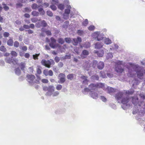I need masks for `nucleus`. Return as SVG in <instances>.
Wrapping results in <instances>:
<instances>
[{
  "label": "nucleus",
  "instance_id": "obj_1",
  "mask_svg": "<svg viewBox=\"0 0 145 145\" xmlns=\"http://www.w3.org/2000/svg\"><path fill=\"white\" fill-rule=\"evenodd\" d=\"M134 92V90L133 89H131L127 91L125 93L124 92H119L115 95V97L116 100L118 101H121V103L123 104V105H121V107L123 109H126L130 106V105L128 104L129 99L126 94H132Z\"/></svg>",
  "mask_w": 145,
  "mask_h": 145
},
{
  "label": "nucleus",
  "instance_id": "obj_2",
  "mask_svg": "<svg viewBox=\"0 0 145 145\" xmlns=\"http://www.w3.org/2000/svg\"><path fill=\"white\" fill-rule=\"evenodd\" d=\"M75 14V9H72L70 5H67V8L65 9L64 12L63 14V18L65 20H67L69 17L71 18Z\"/></svg>",
  "mask_w": 145,
  "mask_h": 145
},
{
  "label": "nucleus",
  "instance_id": "obj_3",
  "mask_svg": "<svg viewBox=\"0 0 145 145\" xmlns=\"http://www.w3.org/2000/svg\"><path fill=\"white\" fill-rule=\"evenodd\" d=\"M26 78L27 81L31 85H33L35 83L37 84L40 83L39 80H35V76L33 74H27Z\"/></svg>",
  "mask_w": 145,
  "mask_h": 145
},
{
  "label": "nucleus",
  "instance_id": "obj_4",
  "mask_svg": "<svg viewBox=\"0 0 145 145\" xmlns=\"http://www.w3.org/2000/svg\"><path fill=\"white\" fill-rule=\"evenodd\" d=\"M54 87L53 86H49L48 88V91L46 93V94L48 96L52 95L53 97L58 95L59 93L57 91L54 92Z\"/></svg>",
  "mask_w": 145,
  "mask_h": 145
},
{
  "label": "nucleus",
  "instance_id": "obj_5",
  "mask_svg": "<svg viewBox=\"0 0 145 145\" xmlns=\"http://www.w3.org/2000/svg\"><path fill=\"white\" fill-rule=\"evenodd\" d=\"M92 37L95 39H97V40L101 41L103 39L104 35L102 33H101L99 31H96L92 34Z\"/></svg>",
  "mask_w": 145,
  "mask_h": 145
},
{
  "label": "nucleus",
  "instance_id": "obj_6",
  "mask_svg": "<svg viewBox=\"0 0 145 145\" xmlns=\"http://www.w3.org/2000/svg\"><path fill=\"white\" fill-rule=\"evenodd\" d=\"M5 61L7 63L10 64L15 65L18 63V60L15 58H12V57H7L5 59Z\"/></svg>",
  "mask_w": 145,
  "mask_h": 145
},
{
  "label": "nucleus",
  "instance_id": "obj_7",
  "mask_svg": "<svg viewBox=\"0 0 145 145\" xmlns=\"http://www.w3.org/2000/svg\"><path fill=\"white\" fill-rule=\"evenodd\" d=\"M42 64L48 68H50L51 64H54V62L53 60L50 59V60H46L42 59L41 61Z\"/></svg>",
  "mask_w": 145,
  "mask_h": 145
},
{
  "label": "nucleus",
  "instance_id": "obj_8",
  "mask_svg": "<svg viewBox=\"0 0 145 145\" xmlns=\"http://www.w3.org/2000/svg\"><path fill=\"white\" fill-rule=\"evenodd\" d=\"M65 74L61 73L59 74L58 78L59 80V81H58V82L60 84L63 83L65 81Z\"/></svg>",
  "mask_w": 145,
  "mask_h": 145
},
{
  "label": "nucleus",
  "instance_id": "obj_9",
  "mask_svg": "<svg viewBox=\"0 0 145 145\" xmlns=\"http://www.w3.org/2000/svg\"><path fill=\"white\" fill-rule=\"evenodd\" d=\"M51 42L50 43L49 45L52 48H54L57 46L58 45V44H56V40L54 38L52 37L51 38Z\"/></svg>",
  "mask_w": 145,
  "mask_h": 145
},
{
  "label": "nucleus",
  "instance_id": "obj_10",
  "mask_svg": "<svg viewBox=\"0 0 145 145\" xmlns=\"http://www.w3.org/2000/svg\"><path fill=\"white\" fill-rule=\"evenodd\" d=\"M81 41V38L80 37H78L77 38L72 39V43L73 45L76 46L78 43H80Z\"/></svg>",
  "mask_w": 145,
  "mask_h": 145
},
{
  "label": "nucleus",
  "instance_id": "obj_11",
  "mask_svg": "<svg viewBox=\"0 0 145 145\" xmlns=\"http://www.w3.org/2000/svg\"><path fill=\"white\" fill-rule=\"evenodd\" d=\"M132 102L135 106H137L138 105L139 106H141L142 105H140L138 101V98L137 97H135L132 98ZM141 105H142V103Z\"/></svg>",
  "mask_w": 145,
  "mask_h": 145
},
{
  "label": "nucleus",
  "instance_id": "obj_12",
  "mask_svg": "<svg viewBox=\"0 0 145 145\" xmlns=\"http://www.w3.org/2000/svg\"><path fill=\"white\" fill-rule=\"evenodd\" d=\"M89 95L90 97L93 99H97L99 97L98 95L97 92L93 91H90Z\"/></svg>",
  "mask_w": 145,
  "mask_h": 145
},
{
  "label": "nucleus",
  "instance_id": "obj_13",
  "mask_svg": "<svg viewBox=\"0 0 145 145\" xmlns=\"http://www.w3.org/2000/svg\"><path fill=\"white\" fill-rule=\"evenodd\" d=\"M115 70L118 74L122 73L123 71V69L121 66H115Z\"/></svg>",
  "mask_w": 145,
  "mask_h": 145
},
{
  "label": "nucleus",
  "instance_id": "obj_14",
  "mask_svg": "<svg viewBox=\"0 0 145 145\" xmlns=\"http://www.w3.org/2000/svg\"><path fill=\"white\" fill-rule=\"evenodd\" d=\"M81 78L82 79V83L83 84L85 85L88 84V83L89 80L87 79V77L84 76H83L81 77Z\"/></svg>",
  "mask_w": 145,
  "mask_h": 145
},
{
  "label": "nucleus",
  "instance_id": "obj_15",
  "mask_svg": "<svg viewBox=\"0 0 145 145\" xmlns=\"http://www.w3.org/2000/svg\"><path fill=\"white\" fill-rule=\"evenodd\" d=\"M107 89L108 92L110 94H111L112 93L116 92L117 90V89H114L113 88L110 87H107Z\"/></svg>",
  "mask_w": 145,
  "mask_h": 145
},
{
  "label": "nucleus",
  "instance_id": "obj_16",
  "mask_svg": "<svg viewBox=\"0 0 145 145\" xmlns=\"http://www.w3.org/2000/svg\"><path fill=\"white\" fill-rule=\"evenodd\" d=\"M104 67V64L102 61H100L97 64L98 68L100 70L102 69Z\"/></svg>",
  "mask_w": 145,
  "mask_h": 145
},
{
  "label": "nucleus",
  "instance_id": "obj_17",
  "mask_svg": "<svg viewBox=\"0 0 145 145\" xmlns=\"http://www.w3.org/2000/svg\"><path fill=\"white\" fill-rule=\"evenodd\" d=\"M104 43L108 45L112 43L111 40L108 38H104Z\"/></svg>",
  "mask_w": 145,
  "mask_h": 145
},
{
  "label": "nucleus",
  "instance_id": "obj_18",
  "mask_svg": "<svg viewBox=\"0 0 145 145\" xmlns=\"http://www.w3.org/2000/svg\"><path fill=\"white\" fill-rule=\"evenodd\" d=\"M89 54V52L86 50H84L82 52V54H81V57L82 58H84L86 57V56L88 55Z\"/></svg>",
  "mask_w": 145,
  "mask_h": 145
},
{
  "label": "nucleus",
  "instance_id": "obj_19",
  "mask_svg": "<svg viewBox=\"0 0 145 145\" xmlns=\"http://www.w3.org/2000/svg\"><path fill=\"white\" fill-rule=\"evenodd\" d=\"M97 88H102L103 89H105V86L104 84L100 83H97L96 84Z\"/></svg>",
  "mask_w": 145,
  "mask_h": 145
},
{
  "label": "nucleus",
  "instance_id": "obj_20",
  "mask_svg": "<svg viewBox=\"0 0 145 145\" xmlns=\"http://www.w3.org/2000/svg\"><path fill=\"white\" fill-rule=\"evenodd\" d=\"M103 46V43L99 42H97L95 44V48L99 49L101 48Z\"/></svg>",
  "mask_w": 145,
  "mask_h": 145
},
{
  "label": "nucleus",
  "instance_id": "obj_21",
  "mask_svg": "<svg viewBox=\"0 0 145 145\" xmlns=\"http://www.w3.org/2000/svg\"><path fill=\"white\" fill-rule=\"evenodd\" d=\"M89 88L91 90H95L97 88L96 85L94 84H91L89 86Z\"/></svg>",
  "mask_w": 145,
  "mask_h": 145
},
{
  "label": "nucleus",
  "instance_id": "obj_22",
  "mask_svg": "<svg viewBox=\"0 0 145 145\" xmlns=\"http://www.w3.org/2000/svg\"><path fill=\"white\" fill-rule=\"evenodd\" d=\"M25 64L24 63L21 62L19 65V66L20 67L22 71H24L25 67Z\"/></svg>",
  "mask_w": 145,
  "mask_h": 145
},
{
  "label": "nucleus",
  "instance_id": "obj_23",
  "mask_svg": "<svg viewBox=\"0 0 145 145\" xmlns=\"http://www.w3.org/2000/svg\"><path fill=\"white\" fill-rule=\"evenodd\" d=\"M57 6L58 8L61 10H63L65 8L64 5L62 3H60L58 4V3L57 4V5H56Z\"/></svg>",
  "mask_w": 145,
  "mask_h": 145
},
{
  "label": "nucleus",
  "instance_id": "obj_24",
  "mask_svg": "<svg viewBox=\"0 0 145 145\" xmlns=\"http://www.w3.org/2000/svg\"><path fill=\"white\" fill-rule=\"evenodd\" d=\"M95 52L97 53L98 56L100 57H102L104 54V51L103 50H100L98 52Z\"/></svg>",
  "mask_w": 145,
  "mask_h": 145
},
{
  "label": "nucleus",
  "instance_id": "obj_25",
  "mask_svg": "<svg viewBox=\"0 0 145 145\" xmlns=\"http://www.w3.org/2000/svg\"><path fill=\"white\" fill-rule=\"evenodd\" d=\"M91 63L87 61L85 63L84 67L86 69L88 70L89 68L90 67Z\"/></svg>",
  "mask_w": 145,
  "mask_h": 145
},
{
  "label": "nucleus",
  "instance_id": "obj_26",
  "mask_svg": "<svg viewBox=\"0 0 145 145\" xmlns=\"http://www.w3.org/2000/svg\"><path fill=\"white\" fill-rule=\"evenodd\" d=\"M14 71L15 74L18 75H20L21 73V71L19 67L16 68Z\"/></svg>",
  "mask_w": 145,
  "mask_h": 145
},
{
  "label": "nucleus",
  "instance_id": "obj_27",
  "mask_svg": "<svg viewBox=\"0 0 145 145\" xmlns=\"http://www.w3.org/2000/svg\"><path fill=\"white\" fill-rule=\"evenodd\" d=\"M40 19L38 20V18L36 17H34L31 19V20L33 23H36L38 21H40Z\"/></svg>",
  "mask_w": 145,
  "mask_h": 145
},
{
  "label": "nucleus",
  "instance_id": "obj_28",
  "mask_svg": "<svg viewBox=\"0 0 145 145\" xmlns=\"http://www.w3.org/2000/svg\"><path fill=\"white\" fill-rule=\"evenodd\" d=\"M69 22L68 21H66L64 23L63 27L65 29L67 28L69 25Z\"/></svg>",
  "mask_w": 145,
  "mask_h": 145
},
{
  "label": "nucleus",
  "instance_id": "obj_29",
  "mask_svg": "<svg viewBox=\"0 0 145 145\" xmlns=\"http://www.w3.org/2000/svg\"><path fill=\"white\" fill-rule=\"evenodd\" d=\"M113 57V56L112 53H108L106 56V58L107 59H111Z\"/></svg>",
  "mask_w": 145,
  "mask_h": 145
},
{
  "label": "nucleus",
  "instance_id": "obj_30",
  "mask_svg": "<svg viewBox=\"0 0 145 145\" xmlns=\"http://www.w3.org/2000/svg\"><path fill=\"white\" fill-rule=\"evenodd\" d=\"M91 78L92 79L98 80L99 78L97 75L95 74L91 76Z\"/></svg>",
  "mask_w": 145,
  "mask_h": 145
},
{
  "label": "nucleus",
  "instance_id": "obj_31",
  "mask_svg": "<svg viewBox=\"0 0 145 145\" xmlns=\"http://www.w3.org/2000/svg\"><path fill=\"white\" fill-rule=\"evenodd\" d=\"M100 76L103 78H106V73L104 71H101L100 72Z\"/></svg>",
  "mask_w": 145,
  "mask_h": 145
},
{
  "label": "nucleus",
  "instance_id": "obj_32",
  "mask_svg": "<svg viewBox=\"0 0 145 145\" xmlns=\"http://www.w3.org/2000/svg\"><path fill=\"white\" fill-rule=\"evenodd\" d=\"M13 41L12 39H9L7 42V44L9 46H12L13 45Z\"/></svg>",
  "mask_w": 145,
  "mask_h": 145
},
{
  "label": "nucleus",
  "instance_id": "obj_33",
  "mask_svg": "<svg viewBox=\"0 0 145 145\" xmlns=\"http://www.w3.org/2000/svg\"><path fill=\"white\" fill-rule=\"evenodd\" d=\"M52 5L50 6V8L53 10H55L57 9V7L54 5L55 4H52L51 2Z\"/></svg>",
  "mask_w": 145,
  "mask_h": 145
},
{
  "label": "nucleus",
  "instance_id": "obj_34",
  "mask_svg": "<svg viewBox=\"0 0 145 145\" xmlns=\"http://www.w3.org/2000/svg\"><path fill=\"white\" fill-rule=\"evenodd\" d=\"M32 15L34 16H38L39 14L38 12L34 11L32 12Z\"/></svg>",
  "mask_w": 145,
  "mask_h": 145
},
{
  "label": "nucleus",
  "instance_id": "obj_35",
  "mask_svg": "<svg viewBox=\"0 0 145 145\" xmlns=\"http://www.w3.org/2000/svg\"><path fill=\"white\" fill-rule=\"evenodd\" d=\"M74 74H69L67 76V78L68 79L72 80L74 78Z\"/></svg>",
  "mask_w": 145,
  "mask_h": 145
},
{
  "label": "nucleus",
  "instance_id": "obj_36",
  "mask_svg": "<svg viewBox=\"0 0 145 145\" xmlns=\"http://www.w3.org/2000/svg\"><path fill=\"white\" fill-rule=\"evenodd\" d=\"M10 54L13 57H16L17 56V53L15 51H12L11 52Z\"/></svg>",
  "mask_w": 145,
  "mask_h": 145
},
{
  "label": "nucleus",
  "instance_id": "obj_37",
  "mask_svg": "<svg viewBox=\"0 0 145 145\" xmlns=\"http://www.w3.org/2000/svg\"><path fill=\"white\" fill-rule=\"evenodd\" d=\"M41 26L43 27H45L47 25V24L45 20H43L41 21Z\"/></svg>",
  "mask_w": 145,
  "mask_h": 145
},
{
  "label": "nucleus",
  "instance_id": "obj_38",
  "mask_svg": "<svg viewBox=\"0 0 145 145\" xmlns=\"http://www.w3.org/2000/svg\"><path fill=\"white\" fill-rule=\"evenodd\" d=\"M2 5L3 6V8L5 11H7L9 9V8L7 6L6 4L4 3H2Z\"/></svg>",
  "mask_w": 145,
  "mask_h": 145
},
{
  "label": "nucleus",
  "instance_id": "obj_39",
  "mask_svg": "<svg viewBox=\"0 0 145 145\" xmlns=\"http://www.w3.org/2000/svg\"><path fill=\"white\" fill-rule=\"evenodd\" d=\"M31 8L33 9L36 10L38 8V6L37 4L34 3L32 5Z\"/></svg>",
  "mask_w": 145,
  "mask_h": 145
},
{
  "label": "nucleus",
  "instance_id": "obj_40",
  "mask_svg": "<svg viewBox=\"0 0 145 145\" xmlns=\"http://www.w3.org/2000/svg\"><path fill=\"white\" fill-rule=\"evenodd\" d=\"M100 99L103 102H105L106 101V99L104 96H101L100 97Z\"/></svg>",
  "mask_w": 145,
  "mask_h": 145
},
{
  "label": "nucleus",
  "instance_id": "obj_41",
  "mask_svg": "<svg viewBox=\"0 0 145 145\" xmlns=\"http://www.w3.org/2000/svg\"><path fill=\"white\" fill-rule=\"evenodd\" d=\"M90 46V43L89 42H86L84 44V46L85 48H87L89 47Z\"/></svg>",
  "mask_w": 145,
  "mask_h": 145
},
{
  "label": "nucleus",
  "instance_id": "obj_42",
  "mask_svg": "<svg viewBox=\"0 0 145 145\" xmlns=\"http://www.w3.org/2000/svg\"><path fill=\"white\" fill-rule=\"evenodd\" d=\"M97 62L96 60H94L93 62L92 67L93 68H95L96 66H97Z\"/></svg>",
  "mask_w": 145,
  "mask_h": 145
},
{
  "label": "nucleus",
  "instance_id": "obj_43",
  "mask_svg": "<svg viewBox=\"0 0 145 145\" xmlns=\"http://www.w3.org/2000/svg\"><path fill=\"white\" fill-rule=\"evenodd\" d=\"M95 29V27L93 25H91L89 27L88 29L90 31H93Z\"/></svg>",
  "mask_w": 145,
  "mask_h": 145
},
{
  "label": "nucleus",
  "instance_id": "obj_44",
  "mask_svg": "<svg viewBox=\"0 0 145 145\" xmlns=\"http://www.w3.org/2000/svg\"><path fill=\"white\" fill-rule=\"evenodd\" d=\"M58 42L59 43L61 44H63L64 43V41L63 39L60 38L58 39Z\"/></svg>",
  "mask_w": 145,
  "mask_h": 145
},
{
  "label": "nucleus",
  "instance_id": "obj_45",
  "mask_svg": "<svg viewBox=\"0 0 145 145\" xmlns=\"http://www.w3.org/2000/svg\"><path fill=\"white\" fill-rule=\"evenodd\" d=\"M65 40L66 42L68 43H70L71 42H72V40L70 38H66L65 39Z\"/></svg>",
  "mask_w": 145,
  "mask_h": 145
},
{
  "label": "nucleus",
  "instance_id": "obj_46",
  "mask_svg": "<svg viewBox=\"0 0 145 145\" xmlns=\"http://www.w3.org/2000/svg\"><path fill=\"white\" fill-rule=\"evenodd\" d=\"M47 14L48 16L52 17L53 16V14L52 12L50 10H48L47 12Z\"/></svg>",
  "mask_w": 145,
  "mask_h": 145
},
{
  "label": "nucleus",
  "instance_id": "obj_47",
  "mask_svg": "<svg viewBox=\"0 0 145 145\" xmlns=\"http://www.w3.org/2000/svg\"><path fill=\"white\" fill-rule=\"evenodd\" d=\"M82 25L85 26H86L88 24V20L87 19H85V20L83 22Z\"/></svg>",
  "mask_w": 145,
  "mask_h": 145
},
{
  "label": "nucleus",
  "instance_id": "obj_48",
  "mask_svg": "<svg viewBox=\"0 0 145 145\" xmlns=\"http://www.w3.org/2000/svg\"><path fill=\"white\" fill-rule=\"evenodd\" d=\"M77 33L79 35L81 36L83 35L84 33L82 30H78V31Z\"/></svg>",
  "mask_w": 145,
  "mask_h": 145
},
{
  "label": "nucleus",
  "instance_id": "obj_49",
  "mask_svg": "<svg viewBox=\"0 0 145 145\" xmlns=\"http://www.w3.org/2000/svg\"><path fill=\"white\" fill-rule=\"evenodd\" d=\"M90 89L89 88H84L83 92L84 93L86 94V93L87 92H88L90 91Z\"/></svg>",
  "mask_w": 145,
  "mask_h": 145
},
{
  "label": "nucleus",
  "instance_id": "obj_50",
  "mask_svg": "<svg viewBox=\"0 0 145 145\" xmlns=\"http://www.w3.org/2000/svg\"><path fill=\"white\" fill-rule=\"evenodd\" d=\"M0 50L1 51L5 52L6 51V49L3 46H1L0 47Z\"/></svg>",
  "mask_w": 145,
  "mask_h": 145
},
{
  "label": "nucleus",
  "instance_id": "obj_51",
  "mask_svg": "<svg viewBox=\"0 0 145 145\" xmlns=\"http://www.w3.org/2000/svg\"><path fill=\"white\" fill-rule=\"evenodd\" d=\"M62 88V86L60 84H58L56 86V89L57 90H60Z\"/></svg>",
  "mask_w": 145,
  "mask_h": 145
},
{
  "label": "nucleus",
  "instance_id": "obj_52",
  "mask_svg": "<svg viewBox=\"0 0 145 145\" xmlns=\"http://www.w3.org/2000/svg\"><path fill=\"white\" fill-rule=\"evenodd\" d=\"M19 45V42L17 41L14 42V46L16 47H18Z\"/></svg>",
  "mask_w": 145,
  "mask_h": 145
},
{
  "label": "nucleus",
  "instance_id": "obj_53",
  "mask_svg": "<svg viewBox=\"0 0 145 145\" xmlns=\"http://www.w3.org/2000/svg\"><path fill=\"white\" fill-rule=\"evenodd\" d=\"M48 70L45 69L43 71V73L46 76L48 75Z\"/></svg>",
  "mask_w": 145,
  "mask_h": 145
},
{
  "label": "nucleus",
  "instance_id": "obj_54",
  "mask_svg": "<svg viewBox=\"0 0 145 145\" xmlns=\"http://www.w3.org/2000/svg\"><path fill=\"white\" fill-rule=\"evenodd\" d=\"M35 26L39 28L41 26V22H39L35 24Z\"/></svg>",
  "mask_w": 145,
  "mask_h": 145
},
{
  "label": "nucleus",
  "instance_id": "obj_55",
  "mask_svg": "<svg viewBox=\"0 0 145 145\" xmlns=\"http://www.w3.org/2000/svg\"><path fill=\"white\" fill-rule=\"evenodd\" d=\"M5 63L3 60H0V65L1 66H4L5 65Z\"/></svg>",
  "mask_w": 145,
  "mask_h": 145
},
{
  "label": "nucleus",
  "instance_id": "obj_56",
  "mask_svg": "<svg viewBox=\"0 0 145 145\" xmlns=\"http://www.w3.org/2000/svg\"><path fill=\"white\" fill-rule=\"evenodd\" d=\"M140 82V81H138L136 80H133V82H135V83H133V85H137Z\"/></svg>",
  "mask_w": 145,
  "mask_h": 145
},
{
  "label": "nucleus",
  "instance_id": "obj_57",
  "mask_svg": "<svg viewBox=\"0 0 145 145\" xmlns=\"http://www.w3.org/2000/svg\"><path fill=\"white\" fill-rule=\"evenodd\" d=\"M107 75L109 78H112L113 76V74L111 73L107 72Z\"/></svg>",
  "mask_w": 145,
  "mask_h": 145
},
{
  "label": "nucleus",
  "instance_id": "obj_58",
  "mask_svg": "<svg viewBox=\"0 0 145 145\" xmlns=\"http://www.w3.org/2000/svg\"><path fill=\"white\" fill-rule=\"evenodd\" d=\"M39 54H36L35 55H33V58L34 59H37L38 57L39 56Z\"/></svg>",
  "mask_w": 145,
  "mask_h": 145
},
{
  "label": "nucleus",
  "instance_id": "obj_59",
  "mask_svg": "<svg viewBox=\"0 0 145 145\" xmlns=\"http://www.w3.org/2000/svg\"><path fill=\"white\" fill-rule=\"evenodd\" d=\"M9 34L7 32H5L3 33V35L5 37H8L9 36Z\"/></svg>",
  "mask_w": 145,
  "mask_h": 145
},
{
  "label": "nucleus",
  "instance_id": "obj_60",
  "mask_svg": "<svg viewBox=\"0 0 145 145\" xmlns=\"http://www.w3.org/2000/svg\"><path fill=\"white\" fill-rule=\"evenodd\" d=\"M42 82L43 83H47L48 82V81L46 79H43L42 80Z\"/></svg>",
  "mask_w": 145,
  "mask_h": 145
},
{
  "label": "nucleus",
  "instance_id": "obj_61",
  "mask_svg": "<svg viewBox=\"0 0 145 145\" xmlns=\"http://www.w3.org/2000/svg\"><path fill=\"white\" fill-rule=\"evenodd\" d=\"M22 5L21 3H17L16 4V7L17 8L21 7Z\"/></svg>",
  "mask_w": 145,
  "mask_h": 145
},
{
  "label": "nucleus",
  "instance_id": "obj_62",
  "mask_svg": "<svg viewBox=\"0 0 145 145\" xmlns=\"http://www.w3.org/2000/svg\"><path fill=\"white\" fill-rule=\"evenodd\" d=\"M54 60L56 62L58 63L60 60L59 58L57 57H56L54 59Z\"/></svg>",
  "mask_w": 145,
  "mask_h": 145
},
{
  "label": "nucleus",
  "instance_id": "obj_63",
  "mask_svg": "<svg viewBox=\"0 0 145 145\" xmlns=\"http://www.w3.org/2000/svg\"><path fill=\"white\" fill-rule=\"evenodd\" d=\"M48 75H49L50 76H52L53 75V72L52 71L50 70L48 71Z\"/></svg>",
  "mask_w": 145,
  "mask_h": 145
},
{
  "label": "nucleus",
  "instance_id": "obj_64",
  "mask_svg": "<svg viewBox=\"0 0 145 145\" xmlns=\"http://www.w3.org/2000/svg\"><path fill=\"white\" fill-rule=\"evenodd\" d=\"M26 12H29L31 11V10L30 8H25Z\"/></svg>",
  "mask_w": 145,
  "mask_h": 145
}]
</instances>
